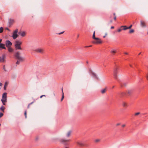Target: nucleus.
<instances>
[{
    "label": "nucleus",
    "mask_w": 148,
    "mask_h": 148,
    "mask_svg": "<svg viewBox=\"0 0 148 148\" xmlns=\"http://www.w3.org/2000/svg\"><path fill=\"white\" fill-rule=\"evenodd\" d=\"M15 57L16 59H18V60L16 63L17 64H19L20 62H22L24 61L23 58L21 56L20 53L19 52H17L16 53Z\"/></svg>",
    "instance_id": "1"
},
{
    "label": "nucleus",
    "mask_w": 148,
    "mask_h": 148,
    "mask_svg": "<svg viewBox=\"0 0 148 148\" xmlns=\"http://www.w3.org/2000/svg\"><path fill=\"white\" fill-rule=\"evenodd\" d=\"M7 93H3L2 95L1 101L4 105H5V103L7 101Z\"/></svg>",
    "instance_id": "2"
},
{
    "label": "nucleus",
    "mask_w": 148,
    "mask_h": 148,
    "mask_svg": "<svg viewBox=\"0 0 148 148\" xmlns=\"http://www.w3.org/2000/svg\"><path fill=\"white\" fill-rule=\"evenodd\" d=\"M97 39H95V40L92 41V42L95 44H99L102 43L101 40L98 38H97Z\"/></svg>",
    "instance_id": "3"
},
{
    "label": "nucleus",
    "mask_w": 148,
    "mask_h": 148,
    "mask_svg": "<svg viewBox=\"0 0 148 148\" xmlns=\"http://www.w3.org/2000/svg\"><path fill=\"white\" fill-rule=\"evenodd\" d=\"M118 69L117 68H114V76L115 78L117 79V74L118 73Z\"/></svg>",
    "instance_id": "4"
},
{
    "label": "nucleus",
    "mask_w": 148,
    "mask_h": 148,
    "mask_svg": "<svg viewBox=\"0 0 148 148\" xmlns=\"http://www.w3.org/2000/svg\"><path fill=\"white\" fill-rule=\"evenodd\" d=\"M60 142L64 144V145H67L66 143L69 142L70 140L69 139H61L60 140Z\"/></svg>",
    "instance_id": "5"
},
{
    "label": "nucleus",
    "mask_w": 148,
    "mask_h": 148,
    "mask_svg": "<svg viewBox=\"0 0 148 148\" xmlns=\"http://www.w3.org/2000/svg\"><path fill=\"white\" fill-rule=\"evenodd\" d=\"M34 51L38 53H43L44 51V50L43 49L39 48L35 49L34 50Z\"/></svg>",
    "instance_id": "6"
},
{
    "label": "nucleus",
    "mask_w": 148,
    "mask_h": 148,
    "mask_svg": "<svg viewBox=\"0 0 148 148\" xmlns=\"http://www.w3.org/2000/svg\"><path fill=\"white\" fill-rule=\"evenodd\" d=\"M125 28H126V26H121L120 28L118 29L117 32H120L123 30H127V29H124Z\"/></svg>",
    "instance_id": "7"
},
{
    "label": "nucleus",
    "mask_w": 148,
    "mask_h": 148,
    "mask_svg": "<svg viewBox=\"0 0 148 148\" xmlns=\"http://www.w3.org/2000/svg\"><path fill=\"white\" fill-rule=\"evenodd\" d=\"M12 44L11 42L9 40H8L5 41V45L8 47H10Z\"/></svg>",
    "instance_id": "8"
},
{
    "label": "nucleus",
    "mask_w": 148,
    "mask_h": 148,
    "mask_svg": "<svg viewBox=\"0 0 148 148\" xmlns=\"http://www.w3.org/2000/svg\"><path fill=\"white\" fill-rule=\"evenodd\" d=\"M89 71L92 77L95 78H97L96 75L91 69H90Z\"/></svg>",
    "instance_id": "9"
},
{
    "label": "nucleus",
    "mask_w": 148,
    "mask_h": 148,
    "mask_svg": "<svg viewBox=\"0 0 148 148\" xmlns=\"http://www.w3.org/2000/svg\"><path fill=\"white\" fill-rule=\"evenodd\" d=\"M5 57L4 55L2 56L1 57L0 56V63L4 62H5Z\"/></svg>",
    "instance_id": "10"
},
{
    "label": "nucleus",
    "mask_w": 148,
    "mask_h": 148,
    "mask_svg": "<svg viewBox=\"0 0 148 148\" xmlns=\"http://www.w3.org/2000/svg\"><path fill=\"white\" fill-rule=\"evenodd\" d=\"M141 26L142 27H145L146 26L145 22L141 20L140 21Z\"/></svg>",
    "instance_id": "11"
},
{
    "label": "nucleus",
    "mask_w": 148,
    "mask_h": 148,
    "mask_svg": "<svg viewBox=\"0 0 148 148\" xmlns=\"http://www.w3.org/2000/svg\"><path fill=\"white\" fill-rule=\"evenodd\" d=\"M22 42L19 40H17L15 42V45H21Z\"/></svg>",
    "instance_id": "12"
},
{
    "label": "nucleus",
    "mask_w": 148,
    "mask_h": 148,
    "mask_svg": "<svg viewBox=\"0 0 148 148\" xmlns=\"http://www.w3.org/2000/svg\"><path fill=\"white\" fill-rule=\"evenodd\" d=\"M77 144L80 147H82L84 145V143L82 141H78L77 142Z\"/></svg>",
    "instance_id": "13"
},
{
    "label": "nucleus",
    "mask_w": 148,
    "mask_h": 148,
    "mask_svg": "<svg viewBox=\"0 0 148 148\" xmlns=\"http://www.w3.org/2000/svg\"><path fill=\"white\" fill-rule=\"evenodd\" d=\"M19 34L22 37H24L26 35V32L24 31H22L19 33Z\"/></svg>",
    "instance_id": "14"
},
{
    "label": "nucleus",
    "mask_w": 148,
    "mask_h": 148,
    "mask_svg": "<svg viewBox=\"0 0 148 148\" xmlns=\"http://www.w3.org/2000/svg\"><path fill=\"white\" fill-rule=\"evenodd\" d=\"M21 45H15V47L16 50H21L22 48L21 46Z\"/></svg>",
    "instance_id": "15"
},
{
    "label": "nucleus",
    "mask_w": 148,
    "mask_h": 148,
    "mask_svg": "<svg viewBox=\"0 0 148 148\" xmlns=\"http://www.w3.org/2000/svg\"><path fill=\"white\" fill-rule=\"evenodd\" d=\"M18 36L17 34L13 33L12 37L14 39H15L18 37Z\"/></svg>",
    "instance_id": "16"
},
{
    "label": "nucleus",
    "mask_w": 148,
    "mask_h": 148,
    "mask_svg": "<svg viewBox=\"0 0 148 148\" xmlns=\"http://www.w3.org/2000/svg\"><path fill=\"white\" fill-rule=\"evenodd\" d=\"M71 131H68L66 134V136L67 137H69L71 133Z\"/></svg>",
    "instance_id": "17"
},
{
    "label": "nucleus",
    "mask_w": 148,
    "mask_h": 148,
    "mask_svg": "<svg viewBox=\"0 0 148 148\" xmlns=\"http://www.w3.org/2000/svg\"><path fill=\"white\" fill-rule=\"evenodd\" d=\"M108 89L107 87L101 90V92H108Z\"/></svg>",
    "instance_id": "18"
},
{
    "label": "nucleus",
    "mask_w": 148,
    "mask_h": 148,
    "mask_svg": "<svg viewBox=\"0 0 148 148\" xmlns=\"http://www.w3.org/2000/svg\"><path fill=\"white\" fill-rule=\"evenodd\" d=\"M14 22V20L13 19H10L9 20V24L10 25H12Z\"/></svg>",
    "instance_id": "19"
},
{
    "label": "nucleus",
    "mask_w": 148,
    "mask_h": 148,
    "mask_svg": "<svg viewBox=\"0 0 148 148\" xmlns=\"http://www.w3.org/2000/svg\"><path fill=\"white\" fill-rule=\"evenodd\" d=\"M8 83H9L8 82H5L3 88L4 89V90H6V88L8 85Z\"/></svg>",
    "instance_id": "20"
},
{
    "label": "nucleus",
    "mask_w": 148,
    "mask_h": 148,
    "mask_svg": "<svg viewBox=\"0 0 148 148\" xmlns=\"http://www.w3.org/2000/svg\"><path fill=\"white\" fill-rule=\"evenodd\" d=\"M123 106L124 107H127L128 106L127 103L125 102H123L122 103Z\"/></svg>",
    "instance_id": "21"
},
{
    "label": "nucleus",
    "mask_w": 148,
    "mask_h": 148,
    "mask_svg": "<svg viewBox=\"0 0 148 148\" xmlns=\"http://www.w3.org/2000/svg\"><path fill=\"white\" fill-rule=\"evenodd\" d=\"M0 48L3 49H6V48L5 47V45L2 43L0 44Z\"/></svg>",
    "instance_id": "22"
},
{
    "label": "nucleus",
    "mask_w": 148,
    "mask_h": 148,
    "mask_svg": "<svg viewBox=\"0 0 148 148\" xmlns=\"http://www.w3.org/2000/svg\"><path fill=\"white\" fill-rule=\"evenodd\" d=\"M116 50H112L110 51V53H111L114 54L116 53Z\"/></svg>",
    "instance_id": "23"
},
{
    "label": "nucleus",
    "mask_w": 148,
    "mask_h": 148,
    "mask_svg": "<svg viewBox=\"0 0 148 148\" xmlns=\"http://www.w3.org/2000/svg\"><path fill=\"white\" fill-rule=\"evenodd\" d=\"M5 109V108L4 106H2L0 108V109L3 112H4V110Z\"/></svg>",
    "instance_id": "24"
},
{
    "label": "nucleus",
    "mask_w": 148,
    "mask_h": 148,
    "mask_svg": "<svg viewBox=\"0 0 148 148\" xmlns=\"http://www.w3.org/2000/svg\"><path fill=\"white\" fill-rule=\"evenodd\" d=\"M92 37V38L94 39H97V38H96L95 37V31L94 32Z\"/></svg>",
    "instance_id": "25"
},
{
    "label": "nucleus",
    "mask_w": 148,
    "mask_h": 148,
    "mask_svg": "<svg viewBox=\"0 0 148 148\" xmlns=\"http://www.w3.org/2000/svg\"><path fill=\"white\" fill-rule=\"evenodd\" d=\"M134 32V31L133 29L130 30L129 31V33L130 34H132Z\"/></svg>",
    "instance_id": "26"
},
{
    "label": "nucleus",
    "mask_w": 148,
    "mask_h": 148,
    "mask_svg": "<svg viewBox=\"0 0 148 148\" xmlns=\"http://www.w3.org/2000/svg\"><path fill=\"white\" fill-rule=\"evenodd\" d=\"M132 25H131L129 27H127L126 26V28L124 29H130L132 27Z\"/></svg>",
    "instance_id": "27"
},
{
    "label": "nucleus",
    "mask_w": 148,
    "mask_h": 148,
    "mask_svg": "<svg viewBox=\"0 0 148 148\" xmlns=\"http://www.w3.org/2000/svg\"><path fill=\"white\" fill-rule=\"evenodd\" d=\"M8 51L10 52H12L13 51V49L10 47H8Z\"/></svg>",
    "instance_id": "28"
},
{
    "label": "nucleus",
    "mask_w": 148,
    "mask_h": 148,
    "mask_svg": "<svg viewBox=\"0 0 148 148\" xmlns=\"http://www.w3.org/2000/svg\"><path fill=\"white\" fill-rule=\"evenodd\" d=\"M3 27H0V33H2L3 32Z\"/></svg>",
    "instance_id": "29"
},
{
    "label": "nucleus",
    "mask_w": 148,
    "mask_h": 148,
    "mask_svg": "<svg viewBox=\"0 0 148 148\" xmlns=\"http://www.w3.org/2000/svg\"><path fill=\"white\" fill-rule=\"evenodd\" d=\"M127 83H124L121 84V86H127Z\"/></svg>",
    "instance_id": "30"
},
{
    "label": "nucleus",
    "mask_w": 148,
    "mask_h": 148,
    "mask_svg": "<svg viewBox=\"0 0 148 148\" xmlns=\"http://www.w3.org/2000/svg\"><path fill=\"white\" fill-rule=\"evenodd\" d=\"M18 31V29H16L13 32V33L17 34Z\"/></svg>",
    "instance_id": "31"
},
{
    "label": "nucleus",
    "mask_w": 148,
    "mask_h": 148,
    "mask_svg": "<svg viewBox=\"0 0 148 148\" xmlns=\"http://www.w3.org/2000/svg\"><path fill=\"white\" fill-rule=\"evenodd\" d=\"M64 93H63V94H62V98L61 99V101H62V100H63V99L64 98Z\"/></svg>",
    "instance_id": "32"
},
{
    "label": "nucleus",
    "mask_w": 148,
    "mask_h": 148,
    "mask_svg": "<svg viewBox=\"0 0 148 148\" xmlns=\"http://www.w3.org/2000/svg\"><path fill=\"white\" fill-rule=\"evenodd\" d=\"M24 115L25 116V118H27V111H25L24 113Z\"/></svg>",
    "instance_id": "33"
},
{
    "label": "nucleus",
    "mask_w": 148,
    "mask_h": 148,
    "mask_svg": "<svg viewBox=\"0 0 148 148\" xmlns=\"http://www.w3.org/2000/svg\"><path fill=\"white\" fill-rule=\"evenodd\" d=\"M3 69L5 71H7V70H6L5 66V65H4L3 66Z\"/></svg>",
    "instance_id": "34"
},
{
    "label": "nucleus",
    "mask_w": 148,
    "mask_h": 148,
    "mask_svg": "<svg viewBox=\"0 0 148 148\" xmlns=\"http://www.w3.org/2000/svg\"><path fill=\"white\" fill-rule=\"evenodd\" d=\"M100 141V139H96L95 140V142H99Z\"/></svg>",
    "instance_id": "35"
},
{
    "label": "nucleus",
    "mask_w": 148,
    "mask_h": 148,
    "mask_svg": "<svg viewBox=\"0 0 148 148\" xmlns=\"http://www.w3.org/2000/svg\"><path fill=\"white\" fill-rule=\"evenodd\" d=\"M3 115V114L1 112L0 113V118L2 117Z\"/></svg>",
    "instance_id": "36"
},
{
    "label": "nucleus",
    "mask_w": 148,
    "mask_h": 148,
    "mask_svg": "<svg viewBox=\"0 0 148 148\" xmlns=\"http://www.w3.org/2000/svg\"><path fill=\"white\" fill-rule=\"evenodd\" d=\"M140 114V113L139 112H137V113H136L135 114V115L137 116V115H138L139 114Z\"/></svg>",
    "instance_id": "37"
},
{
    "label": "nucleus",
    "mask_w": 148,
    "mask_h": 148,
    "mask_svg": "<svg viewBox=\"0 0 148 148\" xmlns=\"http://www.w3.org/2000/svg\"><path fill=\"white\" fill-rule=\"evenodd\" d=\"M3 85L1 83H0V89H1V87Z\"/></svg>",
    "instance_id": "38"
},
{
    "label": "nucleus",
    "mask_w": 148,
    "mask_h": 148,
    "mask_svg": "<svg viewBox=\"0 0 148 148\" xmlns=\"http://www.w3.org/2000/svg\"><path fill=\"white\" fill-rule=\"evenodd\" d=\"M39 137L38 136H37L36 138V140H37L39 139Z\"/></svg>",
    "instance_id": "39"
},
{
    "label": "nucleus",
    "mask_w": 148,
    "mask_h": 148,
    "mask_svg": "<svg viewBox=\"0 0 148 148\" xmlns=\"http://www.w3.org/2000/svg\"><path fill=\"white\" fill-rule=\"evenodd\" d=\"M64 32V31L62 32H61V33H59L58 34L60 35V34H63Z\"/></svg>",
    "instance_id": "40"
},
{
    "label": "nucleus",
    "mask_w": 148,
    "mask_h": 148,
    "mask_svg": "<svg viewBox=\"0 0 148 148\" xmlns=\"http://www.w3.org/2000/svg\"><path fill=\"white\" fill-rule=\"evenodd\" d=\"M114 20H116V16H114Z\"/></svg>",
    "instance_id": "41"
},
{
    "label": "nucleus",
    "mask_w": 148,
    "mask_h": 148,
    "mask_svg": "<svg viewBox=\"0 0 148 148\" xmlns=\"http://www.w3.org/2000/svg\"><path fill=\"white\" fill-rule=\"evenodd\" d=\"M107 33H106L105 34V35L103 36V37L104 38H105L106 37V36L107 35Z\"/></svg>",
    "instance_id": "42"
},
{
    "label": "nucleus",
    "mask_w": 148,
    "mask_h": 148,
    "mask_svg": "<svg viewBox=\"0 0 148 148\" xmlns=\"http://www.w3.org/2000/svg\"><path fill=\"white\" fill-rule=\"evenodd\" d=\"M110 28L111 29H113L114 28V26H111Z\"/></svg>",
    "instance_id": "43"
},
{
    "label": "nucleus",
    "mask_w": 148,
    "mask_h": 148,
    "mask_svg": "<svg viewBox=\"0 0 148 148\" xmlns=\"http://www.w3.org/2000/svg\"><path fill=\"white\" fill-rule=\"evenodd\" d=\"M5 29L6 30H9V31H10V30L7 27H6L5 28Z\"/></svg>",
    "instance_id": "44"
},
{
    "label": "nucleus",
    "mask_w": 148,
    "mask_h": 148,
    "mask_svg": "<svg viewBox=\"0 0 148 148\" xmlns=\"http://www.w3.org/2000/svg\"><path fill=\"white\" fill-rule=\"evenodd\" d=\"M125 125L124 124V125H122V127H125Z\"/></svg>",
    "instance_id": "45"
},
{
    "label": "nucleus",
    "mask_w": 148,
    "mask_h": 148,
    "mask_svg": "<svg viewBox=\"0 0 148 148\" xmlns=\"http://www.w3.org/2000/svg\"><path fill=\"white\" fill-rule=\"evenodd\" d=\"M112 20H111L110 21V23H112Z\"/></svg>",
    "instance_id": "46"
},
{
    "label": "nucleus",
    "mask_w": 148,
    "mask_h": 148,
    "mask_svg": "<svg viewBox=\"0 0 148 148\" xmlns=\"http://www.w3.org/2000/svg\"><path fill=\"white\" fill-rule=\"evenodd\" d=\"M34 103V102H31V103H30L29 104L30 105L31 104H32V103Z\"/></svg>",
    "instance_id": "47"
},
{
    "label": "nucleus",
    "mask_w": 148,
    "mask_h": 148,
    "mask_svg": "<svg viewBox=\"0 0 148 148\" xmlns=\"http://www.w3.org/2000/svg\"><path fill=\"white\" fill-rule=\"evenodd\" d=\"M113 15H114V16H116V14H115V13H114L113 14Z\"/></svg>",
    "instance_id": "48"
},
{
    "label": "nucleus",
    "mask_w": 148,
    "mask_h": 148,
    "mask_svg": "<svg viewBox=\"0 0 148 148\" xmlns=\"http://www.w3.org/2000/svg\"><path fill=\"white\" fill-rule=\"evenodd\" d=\"M146 77L147 79L148 78V74L146 75Z\"/></svg>",
    "instance_id": "49"
},
{
    "label": "nucleus",
    "mask_w": 148,
    "mask_h": 148,
    "mask_svg": "<svg viewBox=\"0 0 148 148\" xmlns=\"http://www.w3.org/2000/svg\"><path fill=\"white\" fill-rule=\"evenodd\" d=\"M45 96V95H42V96H41L40 97V98H41L42 97H43V96Z\"/></svg>",
    "instance_id": "50"
},
{
    "label": "nucleus",
    "mask_w": 148,
    "mask_h": 148,
    "mask_svg": "<svg viewBox=\"0 0 148 148\" xmlns=\"http://www.w3.org/2000/svg\"><path fill=\"white\" fill-rule=\"evenodd\" d=\"M30 105L29 104L28 105V106L27 108H29V106H30Z\"/></svg>",
    "instance_id": "51"
},
{
    "label": "nucleus",
    "mask_w": 148,
    "mask_h": 148,
    "mask_svg": "<svg viewBox=\"0 0 148 148\" xmlns=\"http://www.w3.org/2000/svg\"><path fill=\"white\" fill-rule=\"evenodd\" d=\"M120 125V123H118V124H116V125H117V126H118V125Z\"/></svg>",
    "instance_id": "52"
},
{
    "label": "nucleus",
    "mask_w": 148,
    "mask_h": 148,
    "mask_svg": "<svg viewBox=\"0 0 148 148\" xmlns=\"http://www.w3.org/2000/svg\"><path fill=\"white\" fill-rule=\"evenodd\" d=\"M2 39H0V43H1L2 42Z\"/></svg>",
    "instance_id": "53"
},
{
    "label": "nucleus",
    "mask_w": 148,
    "mask_h": 148,
    "mask_svg": "<svg viewBox=\"0 0 148 148\" xmlns=\"http://www.w3.org/2000/svg\"><path fill=\"white\" fill-rule=\"evenodd\" d=\"M92 46V45H90L89 46H87V47H91Z\"/></svg>",
    "instance_id": "54"
},
{
    "label": "nucleus",
    "mask_w": 148,
    "mask_h": 148,
    "mask_svg": "<svg viewBox=\"0 0 148 148\" xmlns=\"http://www.w3.org/2000/svg\"><path fill=\"white\" fill-rule=\"evenodd\" d=\"M125 54H128V53H127V52L125 53Z\"/></svg>",
    "instance_id": "55"
},
{
    "label": "nucleus",
    "mask_w": 148,
    "mask_h": 148,
    "mask_svg": "<svg viewBox=\"0 0 148 148\" xmlns=\"http://www.w3.org/2000/svg\"><path fill=\"white\" fill-rule=\"evenodd\" d=\"M64 148H69V147H65Z\"/></svg>",
    "instance_id": "56"
},
{
    "label": "nucleus",
    "mask_w": 148,
    "mask_h": 148,
    "mask_svg": "<svg viewBox=\"0 0 148 148\" xmlns=\"http://www.w3.org/2000/svg\"><path fill=\"white\" fill-rule=\"evenodd\" d=\"M130 66H131V67H132V65H130Z\"/></svg>",
    "instance_id": "57"
},
{
    "label": "nucleus",
    "mask_w": 148,
    "mask_h": 148,
    "mask_svg": "<svg viewBox=\"0 0 148 148\" xmlns=\"http://www.w3.org/2000/svg\"><path fill=\"white\" fill-rule=\"evenodd\" d=\"M140 53H139L138 55H140Z\"/></svg>",
    "instance_id": "58"
},
{
    "label": "nucleus",
    "mask_w": 148,
    "mask_h": 148,
    "mask_svg": "<svg viewBox=\"0 0 148 148\" xmlns=\"http://www.w3.org/2000/svg\"><path fill=\"white\" fill-rule=\"evenodd\" d=\"M86 63H88V61H87V62H86Z\"/></svg>",
    "instance_id": "59"
},
{
    "label": "nucleus",
    "mask_w": 148,
    "mask_h": 148,
    "mask_svg": "<svg viewBox=\"0 0 148 148\" xmlns=\"http://www.w3.org/2000/svg\"><path fill=\"white\" fill-rule=\"evenodd\" d=\"M87 46H86L85 47H86H86H87Z\"/></svg>",
    "instance_id": "60"
},
{
    "label": "nucleus",
    "mask_w": 148,
    "mask_h": 148,
    "mask_svg": "<svg viewBox=\"0 0 148 148\" xmlns=\"http://www.w3.org/2000/svg\"><path fill=\"white\" fill-rule=\"evenodd\" d=\"M124 95H122V96H124Z\"/></svg>",
    "instance_id": "61"
},
{
    "label": "nucleus",
    "mask_w": 148,
    "mask_h": 148,
    "mask_svg": "<svg viewBox=\"0 0 148 148\" xmlns=\"http://www.w3.org/2000/svg\"><path fill=\"white\" fill-rule=\"evenodd\" d=\"M79 36V35H78V36H78H78Z\"/></svg>",
    "instance_id": "62"
},
{
    "label": "nucleus",
    "mask_w": 148,
    "mask_h": 148,
    "mask_svg": "<svg viewBox=\"0 0 148 148\" xmlns=\"http://www.w3.org/2000/svg\"><path fill=\"white\" fill-rule=\"evenodd\" d=\"M147 34H148V33H147Z\"/></svg>",
    "instance_id": "63"
}]
</instances>
